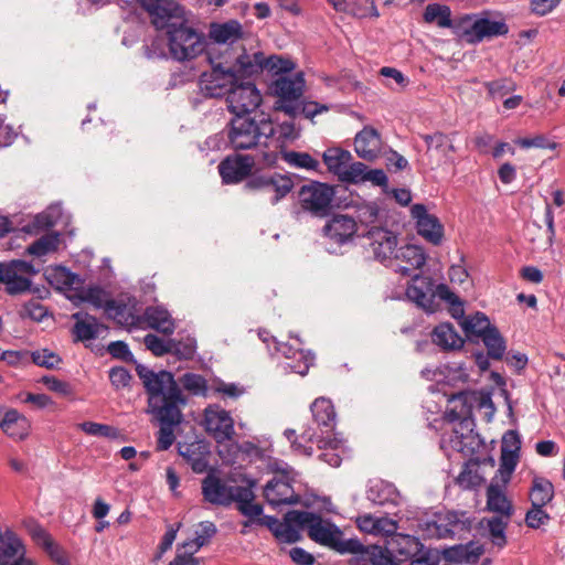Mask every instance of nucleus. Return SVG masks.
Returning a JSON list of instances; mask_svg holds the SVG:
<instances>
[{
  "label": "nucleus",
  "instance_id": "7",
  "mask_svg": "<svg viewBox=\"0 0 565 565\" xmlns=\"http://www.w3.org/2000/svg\"><path fill=\"white\" fill-rule=\"evenodd\" d=\"M297 473L286 467L280 468L264 487V498L271 507L295 504L299 501V495L296 493L294 483Z\"/></svg>",
  "mask_w": 565,
  "mask_h": 565
},
{
  "label": "nucleus",
  "instance_id": "63",
  "mask_svg": "<svg viewBox=\"0 0 565 565\" xmlns=\"http://www.w3.org/2000/svg\"><path fill=\"white\" fill-rule=\"evenodd\" d=\"M78 427L84 433H86L87 435H90V436H103V437H109V438H115L118 436V431L116 428L108 426V425H104V424H98V423H94V422H84V423L79 424Z\"/></svg>",
  "mask_w": 565,
  "mask_h": 565
},
{
  "label": "nucleus",
  "instance_id": "17",
  "mask_svg": "<svg viewBox=\"0 0 565 565\" xmlns=\"http://www.w3.org/2000/svg\"><path fill=\"white\" fill-rule=\"evenodd\" d=\"M426 254L420 246L407 244L396 249L390 267L403 276L412 275L426 263Z\"/></svg>",
  "mask_w": 565,
  "mask_h": 565
},
{
  "label": "nucleus",
  "instance_id": "54",
  "mask_svg": "<svg viewBox=\"0 0 565 565\" xmlns=\"http://www.w3.org/2000/svg\"><path fill=\"white\" fill-rule=\"evenodd\" d=\"M481 339L488 350L489 356L495 360L503 356L507 349L505 341L494 326Z\"/></svg>",
  "mask_w": 565,
  "mask_h": 565
},
{
  "label": "nucleus",
  "instance_id": "50",
  "mask_svg": "<svg viewBox=\"0 0 565 565\" xmlns=\"http://www.w3.org/2000/svg\"><path fill=\"white\" fill-rule=\"evenodd\" d=\"M61 244L58 233L43 235L28 246L26 253L31 256L43 257L57 250Z\"/></svg>",
  "mask_w": 565,
  "mask_h": 565
},
{
  "label": "nucleus",
  "instance_id": "22",
  "mask_svg": "<svg viewBox=\"0 0 565 565\" xmlns=\"http://www.w3.org/2000/svg\"><path fill=\"white\" fill-rule=\"evenodd\" d=\"M0 429L14 440H24L31 431L30 420L14 408L0 406Z\"/></svg>",
  "mask_w": 565,
  "mask_h": 565
},
{
  "label": "nucleus",
  "instance_id": "13",
  "mask_svg": "<svg viewBox=\"0 0 565 565\" xmlns=\"http://www.w3.org/2000/svg\"><path fill=\"white\" fill-rule=\"evenodd\" d=\"M203 426L205 431L217 443L232 440L235 429L230 412L220 405L212 404L204 409Z\"/></svg>",
  "mask_w": 565,
  "mask_h": 565
},
{
  "label": "nucleus",
  "instance_id": "3",
  "mask_svg": "<svg viewBox=\"0 0 565 565\" xmlns=\"http://www.w3.org/2000/svg\"><path fill=\"white\" fill-rule=\"evenodd\" d=\"M445 396L450 405L454 404V407L447 408V416L451 422L458 420V423L449 434L441 437L440 446L448 456H450V451H456L465 457H470L479 447V439L473 434L472 422L463 418L469 413V408L463 402L466 396L461 392L451 394L449 397L447 394Z\"/></svg>",
  "mask_w": 565,
  "mask_h": 565
},
{
  "label": "nucleus",
  "instance_id": "48",
  "mask_svg": "<svg viewBox=\"0 0 565 565\" xmlns=\"http://www.w3.org/2000/svg\"><path fill=\"white\" fill-rule=\"evenodd\" d=\"M179 452L191 463L193 471L201 473L207 468V450L204 445L195 443L181 446Z\"/></svg>",
  "mask_w": 565,
  "mask_h": 565
},
{
  "label": "nucleus",
  "instance_id": "45",
  "mask_svg": "<svg viewBox=\"0 0 565 565\" xmlns=\"http://www.w3.org/2000/svg\"><path fill=\"white\" fill-rule=\"evenodd\" d=\"M265 64V57L262 53H254V54H242L237 57L234 65H230L235 74L236 79L238 81L239 77H246L250 76L253 74L259 73Z\"/></svg>",
  "mask_w": 565,
  "mask_h": 565
},
{
  "label": "nucleus",
  "instance_id": "6",
  "mask_svg": "<svg viewBox=\"0 0 565 565\" xmlns=\"http://www.w3.org/2000/svg\"><path fill=\"white\" fill-rule=\"evenodd\" d=\"M289 520L305 526L312 541L339 550L342 532L332 522L308 511H289Z\"/></svg>",
  "mask_w": 565,
  "mask_h": 565
},
{
  "label": "nucleus",
  "instance_id": "39",
  "mask_svg": "<svg viewBox=\"0 0 565 565\" xmlns=\"http://www.w3.org/2000/svg\"><path fill=\"white\" fill-rule=\"evenodd\" d=\"M106 313L109 318L114 319L117 323L125 327H141V319L136 312L134 308L121 303L116 300H111L106 305Z\"/></svg>",
  "mask_w": 565,
  "mask_h": 565
},
{
  "label": "nucleus",
  "instance_id": "58",
  "mask_svg": "<svg viewBox=\"0 0 565 565\" xmlns=\"http://www.w3.org/2000/svg\"><path fill=\"white\" fill-rule=\"evenodd\" d=\"M180 383L183 388L195 396H205L207 392L206 380L195 373H185L181 376Z\"/></svg>",
  "mask_w": 565,
  "mask_h": 565
},
{
  "label": "nucleus",
  "instance_id": "49",
  "mask_svg": "<svg viewBox=\"0 0 565 565\" xmlns=\"http://www.w3.org/2000/svg\"><path fill=\"white\" fill-rule=\"evenodd\" d=\"M461 327L469 338H482L493 326L484 313L476 312L466 317Z\"/></svg>",
  "mask_w": 565,
  "mask_h": 565
},
{
  "label": "nucleus",
  "instance_id": "12",
  "mask_svg": "<svg viewBox=\"0 0 565 565\" xmlns=\"http://www.w3.org/2000/svg\"><path fill=\"white\" fill-rule=\"evenodd\" d=\"M471 523L465 512L448 511L439 514L437 520L427 522L425 531L428 537L447 539L461 537L462 533L469 532Z\"/></svg>",
  "mask_w": 565,
  "mask_h": 565
},
{
  "label": "nucleus",
  "instance_id": "52",
  "mask_svg": "<svg viewBox=\"0 0 565 565\" xmlns=\"http://www.w3.org/2000/svg\"><path fill=\"white\" fill-rule=\"evenodd\" d=\"M282 159L289 166L308 171H318L320 162L307 152L284 151Z\"/></svg>",
  "mask_w": 565,
  "mask_h": 565
},
{
  "label": "nucleus",
  "instance_id": "41",
  "mask_svg": "<svg viewBox=\"0 0 565 565\" xmlns=\"http://www.w3.org/2000/svg\"><path fill=\"white\" fill-rule=\"evenodd\" d=\"M396 488L384 480H374L367 490V499L374 504L384 505L387 503L396 504L398 500Z\"/></svg>",
  "mask_w": 565,
  "mask_h": 565
},
{
  "label": "nucleus",
  "instance_id": "28",
  "mask_svg": "<svg viewBox=\"0 0 565 565\" xmlns=\"http://www.w3.org/2000/svg\"><path fill=\"white\" fill-rule=\"evenodd\" d=\"M145 345L148 350H150L154 355L161 356L168 352L174 351L180 354L184 359H190L194 354L195 343L194 340H189V342L184 345L183 350H181L173 340L164 341L154 334H147L143 339Z\"/></svg>",
  "mask_w": 565,
  "mask_h": 565
},
{
  "label": "nucleus",
  "instance_id": "46",
  "mask_svg": "<svg viewBox=\"0 0 565 565\" xmlns=\"http://www.w3.org/2000/svg\"><path fill=\"white\" fill-rule=\"evenodd\" d=\"M529 497L532 505L545 507L554 498V486L546 478L534 477Z\"/></svg>",
  "mask_w": 565,
  "mask_h": 565
},
{
  "label": "nucleus",
  "instance_id": "23",
  "mask_svg": "<svg viewBox=\"0 0 565 565\" xmlns=\"http://www.w3.org/2000/svg\"><path fill=\"white\" fill-rule=\"evenodd\" d=\"M367 237L371 241L370 246L375 258L390 267L392 258L396 252L397 238L386 230L380 227H372L367 232Z\"/></svg>",
  "mask_w": 565,
  "mask_h": 565
},
{
  "label": "nucleus",
  "instance_id": "4",
  "mask_svg": "<svg viewBox=\"0 0 565 565\" xmlns=\"http://www.w3.org/2000/svg\"><path fill=\"white\" fill-rule=\"evenodd\" d=\"M274 122L264 116L258 120L249 116H235L231 121L228 138L235 149L265 147L273 137Z\"/></svg>",
  "mask_w": 565,
  "mask_h": 565
},
{
  "label": "nucleus",
  "instance_id": "9",
  "mask_svg": "<svg viewBox=\"0 0 565 565\" xmlns=\"http://www.w3.org/2000/svg\"><path fill=\"white\" fill-rule=\"evenodd\" d=\"M305 81L300 74L292 76H280L273 84V90L278 97L277 109L289 116H296L299 108V98L302 95Z\"/></svg>",
  "mask_w": 565,
  "mask_h": 565
},
{
  "label": "nucleus",
  "instance_id": "2",
  "mask_svg": "<svg viewBox=\"0 0 565 565\" xmlns=\"http://www.w3.org/2000/svg\"><path fill=\"white\" fill-rule=\"evenodd\" d=\"M322 160L328 171L342 183L369 182L374 186H387L388 179L382 169H370L364 162L355 161L348 150L339 147L328 148L322 153Z\"/></svg>",
  "mask_w": 565,
  "mask_h": 565
},
{
  "label": "nucleus",
  "instance_id": "19",
  "mask_svg": "<svg viewBox=\"0 0 565 565\" xmlns=\"http://www.w3.org/2000/svg\"><path fill=\"white\" fill-rule=\"evenodd\" d=\"M243 487L231 486L216 476L209 475L202 482V493L206 501L212 504L227 505L235 501L236 490Z\"/></svg>",
  "mask_w": 565,
  "mask_h": 565
},
{
  "label": "nucleus",
  "instance_id": "47",
  "mask_svg": "<svg viewBox=\"0 0 565 565\" xmlns=\"http://www.w3.org/2000/svg\"><path fill=\"white\" fill-rule=\"evenodd\" d=\"M277 351L281 352L287 359H297L299 356V361L297 364L287 363L285 369H289L291 372L297 373L299 375H306L310 365L313 362V355L309 352L305 353L302 350H294L286 343H279L277 347Z\"/></svg>",
  "mask_w": 565,
  "mask_h": 565
},
{
  "label": "nucleus",
  "instance_id": "51",
  "mask_svg": "<svg viewBox=\"0 0 565 565\" xmlns=\"http://www.w3.org/2000/svg\"><path fill=\"white\" fill-rule=\"evenodd\" d=\"M305 530V526L298 522L289 520V512L285 515L284 521L280 522L275 537L282 543H295L301 539L300 532Z\"/></svg>",
  "mask_w": 565,
  "mask_h": 565
},
{
  "label": "nucleus",
  "instance_id": "37",
  "mask_svg": "<svg viewBox=\"0 0 565 565\" xmlns=\"http://www.w3.org/2000/svg\"><path fill=\"white\" fill-rule=\"evenodd\" d=\"M316 443L319 448L327 449V451L321 455L322 460L331 467H339L342 457L347 454L343 438L338 434L332 438L329 436H318Z\"/></svg>",
  "mask_w": 565,
  "mask_h": 565
},
{
  "label": "nucleus",
  "instance_id": "40",
  "mask_svg": "<svg viewBox=\"0 0 565 565\" xmlns=\"http://www.w3.org/2000/svg\"><path fill=\"white\" fill-rule=\"evenodd\" d=\"M433 342L443 350H457L462 348L463 340L450 323L437 326L431 333Z\"/></svg>",
  "mask_w": 565,
  "mask_h": 565
},
{
  "label": "nucleus",
  "instance_id": "44",
  "mask_svg": "<svg viewBox=\"0 0 565 565\" xmlns=\"http://www.w3.org/2000/svg\"><path fill=\"white\" fill-rule=\"evenodd\" d=\"M482 551L479 546H475L473 544L467 545H455L443 551V557L451 563L457 564H470L475 563Z\"/></svg>",
  "mask_w": 565,
  "mask_h": 565
},
{
  "label": "nucleus",
  "instance_id": "21",
  "mask_svg": "<svg viewBox=\"0 0 565 565\" xmlns=\"http://www.w3.org/2000/svg\"><path fill=\"white\" fill-rule=\"evenodd\" d=\"M354 150L364 161H375L384 150V142L380 132L373 127H364L354 138Z\"/></svg>",
  "mask_w": 565,
  "mask_h": 565
},
{
  "label": "nucleus",
  "instance_id": "36",
  "mask_svg": "<svg viewBox=\"0 0 565 565\" xmlns=\"http://www.w3.org/2000/svg\"><path fill=\"white\" fill-rule=\"evenodd\" d=\"M243 35L242 24L236 20L223 23H211L209 29L210 39L218 44H232Z\"/></svg>",
  "mask_w": 565,
  "mask_h": 565
},
{
  "label": "nucleus",
  "instance_id": "11",
  "mask_svg": "<svg viewBox=\"0 0 565 565\" xmlns=\"http://www.w3.org/2000/svg\"><path fill=\"white\" fill-rule=\"evenodd\" d=\"M33 265L24 260H12L0 265V284L11 294H21L30 289L31 277L36 274Z\"/></svg>",
  "mask_w": 565,
  "mask_h": 565
},
{
  "label": "nucleus",
  "instance_id": "31",
  "mask_svg": "<svg viewBox=\"0 0 565 565\" xmlns=\"http://www.w3.org/2000/svg\"><path fill=\"white\" fill-rule=\"evenodd\" d=\"M25 527L34 543L42 547L53 561L57 563L63 562V554L60 546L40 524L30 520L25 522Z\"/></svg>",
  "mask_w": 565,
  "mask_h": 565
},
{
  "label": "nucleus",
  "instance_id": "15",
  "mask_svg": "<svg viewBox=\"0 0 565 565\" xmlns=\"http://www.w3.org/2000/svg\"><path fill=\"white\" fill-rule=\"evenodd\" d=\"M301 205L317 216H324L331 209L334 189L326 183L311 182L299 192Z\"/></svg>",
  "mask_w": 565,
  "mask_h": 565
},
{
  "label": "nucleus",
  "instance_id": "42",
  "mask_svg": "<svg viewBox=\"0 0 565 565\" xmlns=\"http://www.w3.org/2000/svg\"><path fill=\"white\" fill-rule=\"evenodd\" d=\"M216 526L213 522L202 521L195 527L194 537L185 541L180 547L188 550L190 554H195L210 543L211 539L216 534Z\"/></svg>",
  "mask_w": 565,
  "mask_h": 565
},
{
  "label": "nucleus",
  "instance_id": "30",
  "mask_svg": "<svg viewBox=\"0 0 565 565\" xmlns=\"http://www.w3.org/2000/svg\"><path fill=\"white\" fill-rule=\"evenodd\" d=\"M504 488L502 482L491 481L487 490V507L490 511L499 513L508 520L513 513V507L504 493Z\"/></svg>",
  "mask_w": 565,
  "mask_h": 565
},
{
  "label": "nucleus",
  "instance_id": "20",
  "mask_svg": "<svg viewBox=\"0 0 565 565\" xmlns=\"http://www.w3.org/2000/svg\"><path fill=\"white\" fill-rule=\"evenodd\" d=\"M407 298L426 312L433 313L438 308L434 300V282L428 277L415 275L406 289Z\"/></svg>",
  "mask_w": 565,
  "mask_h": 565
},
{
  "label": "nucleus",
  "instance_id": "38",
  "mask_svg": "<svg viewBox=\"0 0 565 565\" xmlns=\"http://www.w3.org/2000/svg\"><path fill=\"white\" fill-rule=\"evenodd\" d=\"M422 375L430 381L440 382L444 379L447 380L448 383H456V382H462L465 383L469 374L467 372V369L461 363H454L452 365H446L444 369L439 370H431V369H424L422 371Z\"/></svg>",
  "mask_w": 565,
  "mask_h": 565
},
{
  "label": "nucleus",
  "instance_id": "5",
  "mask_svg": "<svg viewBox=\"0 0 565 565\" xmlns=\"http://www.w3.org/2000/svg\"><path fill=\"white\" fill-rule=\"evenodd\" d=\"M171 56L177 61L195 58L205 50V38L202 33L188 25L186 18L167 31Z\"/></svg>",
  "mask_w": 565,
  "mask_h": 565
},
{
  "label": "nucleus",
  "instance_id": "8",
  "mask_svg": "<svg viewBox=\"0 0 565 565\" xmlns=\"http://www.w3.org/2000/svg\"><path fill=\"white\" fill-rule=\"evenodd\" d=\"M212 68L200 76V88L205 96L223 97L230 94L238 82L234 70L221 62L211 61Z\"/></svg>",
  "mask_w": 565,
  "mask_h": 565
},
{
  "label": "nucleus",
  "instance_id": "18",
  "mask_svg": "<svg viewBox=\"0 0 565 565\" xmlns=\"http://www.w3.org/2000/svg\"><path fill=\"white\" fill-rule=\"evenodd\" d=\"M411 213L416 221L418 234L433 245H439L444 237V227L439 220L429 214L423 204L413 205Z\"/></svg>",
  "mask_w": 565,
  "mask_h": 565
},
{
  "label": "nucleus",
  "instance_id": "60",
  "mask_svg": "<svg viewBox=\"0 0 565 565\" xmlns=\"http://www.w3.org/2000/svg\"><path fill=\"white\" fill-rule=\"evenodd\" d=\"M487 525L491 542L502 548L507 544L505 529L508 521H503L501 518H491L487 521Z\"/></svg>",
  "mask_w": 565,
  "mask_h": 565
},
{
  "label": "nucleus",
  "instance_id": "10",
  "mask_svg": "<svg viewBox=\"0 0 565 565\" xmlns=\"http://www.w3.org/2000/svg\"><path fill=\"white\" fill-rule=\"evenodd\" d=\"M157 29H170L185 19L184 9L174 0H140Z\"/></svg>",
  "mask_w": 565,
  "mask_h": 565
},
{
  "label": "nucleus",
  "instance_id": "55",
  "mask_svg": "<svg viewBox=\"0 0 565 565\" xmlns=\"http://www.w3.org/2000/svg\"><path fill=\"white\" fill-rule=\"evenodd\" d=\"M423 139L427 146V151H436L447 159L449 152L455 151L451 140L445 134L424 135Z\"/></svg>",
  "mask_w": 565,
  "mask_h": 565
},
{
  "label": "nucleus",
  "instance_id": "24",
  "mask_svg": "<svg viewBox=\"0 0 565 565\" xmlns=\"http://www.w3.org/2000/svg\"><path fill=\"white\" fill-rule=\"evenodd\" d=\"M253 166L252 157L236 154L224 159L218 164V172L224 183H237L250 173Z\"/></svg>",
  "mask_w": 565,
  "mask_h": 565
},
{
  "label": "nucleus",
  "instance_id": "61",
  "mask_svg": "<svg viewBox=\"0 0 565 565\" xmlns=\"http://www.w3.org/2000/svg\"><path fill=\"white\" fill-rule=\"evenodd\" d=\"M160 423V429L158 431L157 449L162 451L169 449L175 439L173 428L180 423L158 420Z\"/></svg>",
  "mask_w": 565,
  "mask_h": 565
},
{
  "label": "nucleus",
  "instance_id": "29",
  "mask_svg": "<svg viewBox=\"0 0 565 565\" xmlns=\"http://www.w3.org/2000/svg\"><path fill=\"white\" fill-rule=\"evenodd\" d=\"M298 134L292 122H282L279 126L274 125L273 137L268 138L266 148H269V152H264V161L266 163H273L276 160V152L282 149L286 142L295 140Z\"/></svg>",
  "mask_w": 565,
  "mask_h": 565
},
{
  "label": "nucleus",
  "instance_id": "57",
  "mask_svg": "<svg viewBox=\"0 0 565 565\" xmlns=\"http://www.w3.org/2000/svg\"><path fill=\"white\" fill-rule=\"evenodd\" d=\"M519 455L501 452L500 468L492 480L500 481L507 486L518 465Z\"/></svg>",
  "mask_w": 565,
  "mask_h": 565
},
{
  "label": "nucleus",
  "instance_id": "16",
  "mask_svg": "<svg viewBox=\"0 0 565 565\" xmlns=\"http://www.w3.org/2000/svg\"><path fill=\"white\" fill-rule=\"evenodd\" d=\"M228 109L235 116H248L262 104V94L250 82L236 83L226 97Z\"/></svg>",
  "mask_w": 565,
  "mask_h": 565
},
{
  "label": "nucleus",
  "instance_id": "43",
  "mask_svg": "<svg viewBox=\"0 0 565 565\" xmlns=\"http://www.w3.org/2000/svg\"><path fill=\"white\" fill-rule=\"evenodd\" d=\"M311 412L318 426L326 428L323 433H332L335 412L331 401L324 397L317 398L311 405Z\"/></svg>",
  "mask_w": 565,
  "mask_h": 565
},
{
  "label": "nucleus",
  "instance_id": "14",
  "mask_svg": "<svg viewBox=\"0 0 565 565\" xmlns=\"http://www.w3.org/2000/svg\"><path fill=\"white\" fill-rule=\"evenodd\" d=\"M246 188L258 191L271 204H277L294 188L292 180L279 173L253 177Z\"/></svg>",
  "mask_w": 565,
  "mask_h": 565
},
{
  "label": "nucleus",
  "instance_id": "59",
  "mask_svg": "<svg viewBox=\"0 0 565 565\" xmlns=\"http://www.w3.org/2000/svg\"><path fill=\"white\" fill-rule=\"evenodd\" d=\"M61 214L62 209L60 205H51L34 217L33 227L39 231L52 227L57 223Z\"/></svg>",
  "mask_w": 565,
  "mask_h": 565
},
{
  "label": "nucleus",
  "instance_id": "27",
  "mask_svg": "<svg viewBox=\"0 0 565 565\" xmlns=\"http://www.w3.org/2000/svg\"><path fill=\"white\" fill-rule=\"evenodd\" d=\"M25 556V547L20 537L11 530H6L0 540V565H15Z\"/></svg>",
  "mask_w": 565,
  "mask_h": 565
},
{
  "label": "nucleus",
  "instance_id": "33",
  "mask_svg": "<svg viewBox=\"0 0 565 565\" xmlns=\"http://www.w3.org/2000/svg\"><path fill=\"white\" fill-rule=\"evenodd\" d=\"M420 542L415 536L395 533L387 540L384 550L394 556L408 559L420 551Z\"/></svg>",
  "mask_w": 565,
  "mask_h": 565
},
{
  "label": "nucleus",
  "instance_id": "35",
  "mask_svg": "<svg viewBox=\"0 0 565 565\" xmlns=\"http://www.w3.org/2000/svg\"><path fill=\"white\" fill-rule=\"evenodd\" d=\"M73 319L76 321L73 332L78 341L96 339L106 331V327L89 315L77 312L73 315Z\"/></svg>",
  "mask_w": 565,
  "mask_h": 565
},
{
  "label": "nucleus",
  "instance_id": "32",
  "mask_svg": "<svg viewBox=\"0 0 565 565\" xmlns=\"http://www.w3.org/2000/svg\"><path fill=\"white\" fill-rule=\"evenodd\" d=\"M254 482H250L248 487H243L242 490H236L237 497L234 502L236 503L238 511L248 519L244 523L245 526L256 523L257 519L263 513V507L254 502Z\"/></svg>",
  "mask_w": 565,
  "mask_h": 565
},
{
  "label": "nucleus",
  "instance_id": "62",
  "mask_svg": "<svg viewBox=\"0 0 565 565\" xmlns=\"http://www.w3.org/2000/svg\"><path fill=\"white\" fill-rule=\"evenodd\" d=\"M32 362L39 366L54 369L61 363V358L49 349H41L31 352Z\"/></svg>",
  "mask_w": 565,
  "mask_h": 565
},
{
  "label": "nucleus",
  "instance_id": "53",
  "mask_svg": "<svg viewBox=\"0 0 565 565\" xmlns=\"http://www.w3.org/2000/svg\"><path fill=\"white\" fill-rule=\"evenodd\" d=\"M284 434L286 438L291 443V447L297 454L307 457H310L312 455L313 449L308 444H312L313 441H316L318 436L315 433H312L311 429H306L300 436L301 440H303L305 444L297 441L296 431L294 429H286Z\"/></svg>",
  "mask_w": 565,
  "mask_h": 565
},
{
  "label": "nucleus",
  "instance_id": "25",
  "mask_svg": "<svg viewBox=\"0 0 565 565\" xmlns=\"http://www.w3.org/2000/svg\"><path fill=\"white\" fill-rule=\"evenodd\" d=\"M509 32L508 25L501 20H491L489 18L476 19L470 28L466 30L465 36L468 42L478 43L486 38L504 35Z\"/></svg>",
  "mask_w": 565,
  "mask_h": 565
},
{
  "label": "nucleus",
  "instance_id": "26",
  "mask_svg": "<svg viewBox=\"0 0 565 565\" xmlns=\"http://www.w3.org/2000/svg\"><path fill=\"white\" fill-rule=\"evenodd\" d=\"M356 231V222L347 215L333 216L323 227L324 235L338 244L347 243Z\"/></svg>",
  "mask_w": 565,
  "mask_h": 565
},
{
  "label": "nucleus",
  "instance_id": "56",
  "mask_svg": "<svg viewBox=\"0 0 565 565\" xmlns=\"http://www.w3.org/2000/svg\"><path fill=\"white\" fill-rule=\"evenodd\" d=\"M424 19L426 22L436 23L440 28H449L451 25L449 8L438 3L428 4L426 7Z\"/></svg>",
  "mask_w": 565,
  "mask_h": 565
},
{
  "label": "nucleus",
  "instance_id": "1",
  "mask_svg": "<svg viewBox=\"0 0 565 565\" xmlns=\"http://www.w3.org/2000/svg\"><path fill=\"white\" fill-rule=\"evenodd\" d=\"M137 373L148 394L147 412L157 420L181 423V408L186 405V397L171 372H154L143 365L137 366Z\"/></svg>",
  "mask_w": 565,
  "mask_h": 565
},
{
  "label": "nucleus",
  "instance_id": "34",
  "mask_svg": "<svg viewBox=\"0 0 565 565\" xmlns=\"http://www.w3.org/2000/svg\"><path fill=\"white\" fill-rule=\"evenodd\" d=\"M140 319L141 327L147 324V327L164 334H171L175 328L174 321L168 310L160 306L147 308Z\"/></svg>",
  "mask_w": 565,
  "mask_h": 565
},
{
  "label": "nucleus",
  "instance_id": "64",
  "mask_svg": "<svg viewBox=\"0 0 565 565\" xmlns=\"http://www.w3.org/2000/svg\"><path fill=\"white\" fill-rule=\"evenodd\" d=\"M544 507H534L525 514V524L531 529H540L550 521V515L543 510Z\"/></svg>",
  "mask_w": 565,
  "mask_h": 565
}]
</instances>
